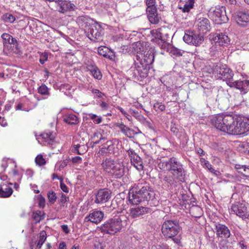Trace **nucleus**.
<instances>
[{
	"label": "nucleus",
	"mask_w": 249,
	"mask_h": 249,
	"mask_svg": "<svg viewBox=\"0 0 249 249\" xmlns=\"http://www.w3.org/2000/svg\"><path fill=\"white\" fill-rule=\"evenodd\" d=\"M213 124L220 130L231 135H243L249 131V120L232 115L218 114Z\"/></svg>",
	"instance_id": "obj_1"
},
{
	"label": "nucleus",
	"mask_w": 249,
	"mask_h": 249,
	"mask_svg": "<svg viewBox=\"0 0 249 249\" xmlns=\"http://www.w3.org/2000/svg\"><path fill=\"white\" fill-rule=\"evenodd\" d=\"M129 201L134 205L147 201L151 206H157L159 204L155 193L150 190L149 184L145 181L139 182L134 185L129 193Z\"/></svg>",
	"instance_id": "obj_2"
},
{
	"label": "nucleus",
	"mask_w": 249,
	"mask_h": 249,
	"mask_svg": "<svg viewBox=\"0 0 249 249\" xmlns=\"http://www.w3.org/2000/svg\"><path fill=\"white\" fill-rule=\"evenodd\" d=\"M158 167L164 171H169L175 176L176 179L183 182L185 177V172L182 164L174 157L166 160H161L158 163Z\"/></svg>",
	"instance_id": "obj_3"
},
{
	"label": "nucleus",
	"mask_w": 249,
	"mask_h": 249,
	"mask_svg": "<svg viewBox=\"0 0 249 249\" xmlns=\"http://www.w3.org/2000/svg\"><path fill=\"white\" fill-rule=\"evenodd\" d=\"M90 18L84 16L79 17L77 19V23L84 29L88 38L94 41H98L101 39V27L95 23L90 24Z\"/></svg>",
	"instance_id": "obj_4"
},
{
	"label": "nucleus",
	"mask_w": 249,
	"mask_h": 249,
	"mask_svg": "<svg viewBox=\"0 0 249 249\" xmlns=\"http://www.w3.org/2000/svg\"><path fill=\"white\" fill-rule=\"evenodd\" d=\"M180 231L178 222L175 220H166L161 226V232L164 237L172 239L178 245H181L180 237L178 235Z\"/></svg>",
	"instance_id": "obj_5"
},
{
	"label": "nucleus",
	"mask_w": 249,
	"mask_h": 249,
	"mask_svg": "<svg viewBox=\"0 0 249 249\" xmlns=\"http://www.w3.org/2000/svg\"><path fill=\"white\" fill-rule=\"evenodd\" d=\"M124 216H117L108 219L100 227L101 232L111 235L119 232L124 227Z\"/></svg>",
	"instance_id": "obj_6"
},
{
	"label": "nucleus",
	"mask_w": 249,
	"mask_h": 249,
	"mask_svg": "<svg viewBox=\"0 0 249 249\" xmlns=\"http://www.w3.org/2000/svg\"><path fill=\"white\" fill-rule=\"evenodd\" d=\"M213 72L217 74L218 78L223 80H230L232 78L233 73L232 71L224 63H216L213 66Z\"/></svg>",
	"instance_id": "obj_7"
},
{
	"label": "nucleus",
	"mask_w": 249,
	"mask_h": 249,
	"mask_svg": "<svg viewBox=\"0 0 249 249\" xmlns=\"http://www.w3.org/2000/svg\"><path fill=\"white\" fill-rule=\"evenodd\" d=\"M231 212L243 219H247L249 216V212L245 204L236 202L233 204L231 207Z\"/></svg>",
	"instance_id": "obj_8"
},
{
	"label": "nucleus",
	"mask_w": 249,
	"mask_h": 249,
	"mask_svg": "<svg viewBox=\"0 0 249 249\" xmlns=\"http://www.w3.org/2000/svg\"><path fill=\"white\" fill-rule=\"evenodd\" d=\"M54 10L60 13H64L68 11L74 10L75 5L67 0H58L54 2Z\"/></svg>",
	"instance_id": "obj_9"
},
{
	"label": "nucleus",
	"mask_w": 249,
	"mask_h": 249,
	"mask_svg": "<svg viewBox=\"0 0 249 249\" xmlns=\"http://www.w3.org/2000/svg\"><path fill=\"white\" fill-rule=\"evenodd\" d=\"M198 31L202 35L206 34L211 29L209 20L204 17L197 16L195 22Z\"/></svg>",
	"instance_id": "obj_10"
},
{
	"label": "nucleus",
	"mask_w": 249,
	"mask_h": 249,
	"mask_svg": "<svg viewBox=\"0 0 249 249\" xmlns=\"http://www.w3.org/2000/svg\"><path fill=\"white\" fill-rule=\"evenodd\" d=\"M111 192L108 189H101L96 194L95 202L97 204H103L107 202L111 198Z\"/></svg>",
	"instance_id": "obj_11"
},
{
	"label": "nucleus",
	"mask_w": 249,
	"mask_h": 249,
	"mask_svg": "<svg viewBox=\"0 0 249 249\" xmlns=\"http://www.w3.org/2000/svg\"><path fill=\"white\" fill-rule=\"evenodd\" d=\"M227 84L231 88H235L239 89L242 94H246L249 91V80H248L229 81Z\"/></svg>",
	"instance_id": "obj_12"
},
{
	"label": "nucleus",
	"mask_w": 249,
	"mask_h": 249,
	"mask_svg": "<svg viewBox=\"0 0 249 249\" xmlns=\"http://www.w3.org/2000/svg\"><path fill=\"white\" fill-rule=\"evenodd\" d=\"M215 233L217 237L227 239L230 237L231 231L227 226L224 224L216 223L215 224Z\"/></svg>",
	"instance_id": "obj_13"
},
{
	"label": "nucleus",
	"mask_w": 249,
	"mask_h": 249,
	"mask_svg": "<svg viewBox=\"0 0 249 249\" xmlns=\"http://www.w3.org/2000/svg\"><path fill=\"white\" fill-rule=\"evenodd\" d=\"M213 39L216 45L227 46L230 44V39L226 33H216Z\"/></svg>",
	"instance_id": "obj_14"
},
{
	"label": "nucleus",
	"mask_w": 249,
	"mask_h": 249,
	"mask_svg": "<svg viewBox=\"0 0 249 249\" xmlns=\"http://www.w3.org/2000/svg\"><path fill=\"white\" fill-rule=\"evenodd\" d=\"M235 20L241 26L245 27L249 21V13L247 11H238L235 14Z\"/></svg>",
	"instance_id": "obj_15"
},
{
	"label": "nucleus",
	"mask_w": 249,
	"mask_h": 249,
	"mask_svg": "<svg viewBox=\"0 0 249 249\" xmlns=\"http://www.w3.org/2000/svg\"><path fill=\"white\" fill-rule=\"evenodd\" d=\"M104 216V213L103 212L94 210L90 213L89 215L85 217V221H90L93 223L98 224L102 220Z\"/></svg>",
	"instance_id": "obj_16"
},
{
	"label": "nucleus",
	"mask_w": 249,
	"mask_h": 249,
	"mask_svg": "<svg viewBox=\"0 0 249 249\" xmlns=\"http://www.w3.org/2000/svg\"><path fill=\"white\" fill-rule=\"evenodd\" d=\"M3 52L7 55L11 53L18 54L20 52L17 41L15 38H12L10 43L3 46Z\"/></svg>",
	"instance_id": "obj_17"
},
{
	"label": "nucleus",
	"mask_w": 249,
	"mask_h": 249,
	"mask_svg": "<svg viewBox=\"0 0 249 249\" xmlns=\"http://www.w3.org/2000/svg\"><path fill=\"white\" fill-rule=\"evenodd\" d=\"M151 64L152 63H134L135 68L142 77H146L148 76Z\"/></svg>",
	"instance_id": "obj_18"
},
{
	"label": "nucleus",
	"mask_w": 249,
	"mask_h": 249,
	"mask_svg": "<svg viewBox=\"0 0 249 249\" xmlns=\"http://www.w3.org/2000/svg\"><path fill=\"white\" fill-rule=\"evenodd\" d=\"M152 210L151 208L144 207H137L131 208L130 210V215L131 217L137 218L145 213H152Z\"/></svg>",
	"instance_id": "obj_19"
},
{
	"label": "nucleus",
	"mask_w": 249,
	"mask_h": 249,
	"mask_svg": "<svg viewBox=\"0 0 249 249\" xmlns=\"http://www.w3.org/2000/svg\"><path fill=\"white\" fill-rule=\"evenodd\" d=\"M146 13L149 21L152 24H157L159 22V18L157 14L156 7H147Z\"/></svg>",
	"instance_id": "obj_20"
},
{
	"label": "nucleus",
	"mask_w": 249,
	"mask_h": 249,
	"mask_svg": "<svg viewBox=\"0 0 249 249\" xmlns=\"http://www.w3.org/2000/svg\"><path fill=\"white\" fill-rule=\"evenodd\" d=\"M225 8L222 7L221 8H216L213 12H210V16L213 19V20L218 22H221L224 21L225 12H223Z\"/></svg>",
	"instance_id": "obj_21"
},
{
	"label": "nucleus",
	"mask_w": 249,
	"mask_h": 249,
	"mask_svg": "<svg viewBox=\"0 0 249 249\" xmlns=\"http://www.w3.org/2000/svg\"><path fill=\"white\" fill-rule=\"evenodd\" d=\"M113 169L108 171V173L112 174L116 178H120L124 174V168L123 165L119 163H116L114 166H112Z\"/></svg>",
	"instance_id": "obj_22"
},
{
	"label": "nucleus",
	"mask_w": 249,
	"mask_h": 249,
	"mask_svg": "<svg viewBox=\"0 0 249 249\" xmlns=\"http://www.w3.org/2000/svg\"><path fill=\"white\" fill-rule=\"evenodd\" d=\"M98 52L101 55L108 58L110 60L116 61L115 55L113 52L109 50L108 48L105 46L99 47L98 49Z\"/></svg>",
	"instance_id": "obj_23"
},
{
	"label": "nucleus",
	"mask_w": 249,
	"mask_h": 249,
	"mask_svg": "<svg viewBox=\"0 0 249 249\" xmlns=\"http://www.w3.org/2000/svg\"><path fill=\"white\" fill-rule=\"evenodd\" d=\"M156 54L154 49L150 48L148 51H145L143 53V60L144 62H153Z\"/></svg>",
	"instance_id": "obj_24"
},
{
	"label": "nucleus",
	"mask_w": 249,
	"mask_h": 249,
	"mask_svg": "<svg viewBox=\"0 0 249 249\" xmlns=\"http://www.w3.org/2000/svg\"><path fill=\"white\" fill-rule=\"evenodd\" d=\"M64 121L70 125H75L78 124L79 119L75 114H69L64 117Z\"/></svg>",
	"instance_id": "obj_25"
},
{
	"label": "nucleus",
	"mask_w": 249,
	"mask_h": 249,
	"mask_svg": "<svg viewBox=\"0 0 249 249\" xmlns=\"http://www.w3.org/2000/svg\"><path fill=\"white\" fill-rule=\"evenodd\" d=\"M133 48L134 49L135 52H136L138 53H139V55H137L136 56L137 60H139V59L141 57L140 55H141L142 56V54L141 53H140L144 51V43L141 42L140 41L135 42L133 44Z\"/></svg>",
	"instance_id": "obj_26"
},
{
	"label": "nucleus",
	"mask_w": 249,
	"mask_h": 249,
	"mask_svg": "<svg viewBox=\"0 0 249 249\" xmlns=\"http://www.w3.org/2000/svg\"><path fill=\"white\" fill-rule=\"evenodd\" d=\"M131 160V163L133 164L134 167L138 170H142L143 169V166L142 159L137 155L134 156Z\"/></svg>",
	"instance_id": "obj_27"
},
{
	"label": "nucleus",
	"mask_w": 249,
	"mask_h": 249,
	"mask_svg": "<svg viewBox=\"0 0 249 249\" xmlns=\"http://www.w3.org/2000/svg\"><path fill=\"white\" fill-rule=\"evenodd\" d=\"M202 34H193V38L192 44L195 46H198L204 41V37Z\"/></svg>",
	"instance_id": "obj_28"
},
{
	"label": "nucleus",
	"mask_w": 249,
	"mask_h": 249,
	"mask_svg": "<svg viewBox=\"0 0 249 249\" xmlns=\"http://www.w3.org/2000/svg\"><path fill=\"white\" fill-rule=\"evenodd\" d=\"M190 213L194 217H200L202 215V210L197 206H192L190 210Z\"/></svg>",
	"instance_id": "obj_29"
},
{
	"label": "nucleus",
	"mask_w": 249,
	"mask_h": 249,
	"mask_svg": "<svg viewBox=\"0 0 249 249\" xmlns=\"http://www.w3.org/2000/svg\"><path fill=\"white\" fill-rule=\"evenodd\" d=\"M45 217V213L41 211H37L34 212L32 215V218L35 221V223H39L41 220H43Z\"/></svg>",
	"instance_id": "obj_30"
},
{
	"label": "nucleus",
	"mask_w": 249,
	"mask_h": 249,
	"mask_svg": "<svg viewBox=\"0 0 249 249\" xmlns=\"http://www.w3.org/2000/svg\"><path fill=\"white\" fill-rule=\"evenodd\" d=\"M125 136L130 137L132 133L130 128L126 126L123 123L117 124L116 125Z\"/></svg>",
	"instance_id": "obj_31"
},
{
	"label": "nucleus",
	"mask_w": 249,
	"mask_h": 249,
	"mask_svg": "<svg viewBox=\"0 0 249 249\" xmlns=\"http://www.w3.org/2000/svg\"><path fill=\"white\" fill-rule=\"evenodd\" d=\"M235 168L245 177H249V168L246 165L236 164Z\"/></svg>",
	"instance_id": "obj_32"
},
{
	"label": "nucleus",
	"mask_w": 249,
	"mask_h": 249,
	"mask_svg": "<svg viewBox=\"0 0 249 249\" xmlns=\"http://www.w3.org/2000/svg\"><path fill=\"white\" fill-rule=\"evenodd\" d=\"M13 193V189L11 187H7L4 189L2 187V185H0V197H9Z\"/></svg>",
	"instance_id": "obj_33"
},
{
	"label": "nucleus",
	"mask_w": 249,
	"mask_h": 249,
	"mask_svg": "<svg viewBox=\"0 0 249 249\" xmlns=\"http://www.w3.org/2000/svg\"><path fill=\"white\" fill-rule=\"evenodd\" d=\"M46 233L44 231H42L39 233V239L37 241L36 249H40L42 245L46 239Z\"/></svg>",
	"instance_id": "obj_34"
},
{
	"label": "nucleus",
	"mask_w": 249,
	"mask_h": 249,
	"mask_svg": "<svg viewBox=\"0 0 249 249\" xmlns=\"http://www.w3.org/2000/svg\"><path fill=\"white\" fill-rule=\"evenodd\" d=\"M40 136L45 142H48L49 143L53 142L54 139V135L51 132H44L40 135Z\"/></svg>",
	"instance_id": "obj_35"
},
{
	"label": "nucleus",
	"mask_w": 249,
	"mask_h": 249,
	"mask_svg": "<svg viewBox=\"0 0 249 249\" xmlns=\"http://www.w3.org/2000/svg\"><path fill=\"white\" fill-rule=\"evenodd\" d=\"M194 3L195 0H189V1L186 2L183 7H179V8L184 13L188 12L193 8Z\"/></svg>",
	"instance_id": "obj_36"
},
{
	"label": "nucleus",
	"mask_w": 249,
	"mask_h": 249,
	"mask_svg": "<svg viewBox=\"0 0 249 249\" xmlns=\"http://www.w3.org/2000/svg\"><path fill=\"white\" fill-rule=\"evenodd\" d=\"M176 179L175 176L173 175V174H169L165 176L163 178V181L171 185H176V181H175Z\"/></svg>",
	"instance_id": "obj_37"
},
{
	"label": "nucleus",
	"mask_w": 249,
	"mask_h": 249,
	"mask_svg": "<svg viewBox=\"0 0 249 249\" xmlns=\"http://www.w3.org/2000/svg\"><path fill=\"white\" fill-rule=\"evenodd\" d=\"M39 62H44L45 61H51L53 57L52 54L47 52L42 53L39 54Z\"/></svg>",
	"instance_id": "obj_38"
},
{
	"label": "nucleus",
	"mask_w": 249,
	"mask_h": 249,
	"mask_svg": "<svg viewBox=\"0 0 249 249\" xmlns=\"http://www.w3.org/2000/svg\"><path fill=\"white\" fill-rule=\"evenodd\" d=\"M115 164H116V163H114L113 160L110 159H107L105 162H103L102 165L106 171L108 172V171L113 169L112 166H114Z\"/></svg>",
	"instance_id": "obj_39"
},
{
	"label": "nucleus",
	"mask_w": 249,
	"mask_h": 249,
	"mask_svg": "<svg viewBox=\"0 0 249 249\" xmlns=\"http://www.w3.org/2000/svg\"><path fill=\"white\" fill-rule=\"evenodd\" d=\"M38 92L41 95L47 96L46 97L44 98L45 99L47 98L50 94L48 88L44 84H42L39 87L38 89Z\"/></svg>",
	"instance_id": "obj_40"
},
{
	"label": "nucleus",
	"mask_w": 249,
	"mask_h": 249,
	"mask_svg": "<svg viewBox=\"0 0 249 249\" xmlns=\"http://www.w3.org/2000/svg\"><path fill=\"white\" fill-rule=\"evenodd\" d=\"M1 38L3 39V46H4L5 45H7L8 43H10L11 40L13 37L8 34L3 33L1 35Z\"/></svg>",
	"instance_id": "obj_41"
},
{
	"label": "nucleus",
	"mask_w": 249,
	"mask_h": 249,
	"mask_svg": "<svg viewBox=\"0 0 249 249\" xmlns=\"http://www.w3.org/2000/svg\"><path fill=\"white\" fill-rule=\"evenodd\" d=\"M49 201L51 204H54L56 199V196L55 192L53 191H49L47 194Z\"/></svg>",
	"instance_id": "obj_42"
},
{
	"label": "nucleus",
	"mask_w": 249,
	"mask_h": 249,
	"mask_svg": "<svg viewBox=\"0 0 249 249\" xmlns=\"http://www.w3.org/2000/svg\"><path fill=\"white\" fill-rule=\"evenodd\" d=\"M2 18L5 22L9 23L14 22L16 19L14 16L9 13H6L3 15Z\"/></svg>",
	"instance_id": "obj_43"
},
{
	"label": "nucleus",
	"mask_w": 249,
	"mask_h": 249,
	"mask_svg": "<svg viewBox=\"0 0 249 249\" xmlns=\"http://www.w3.org/2000/svg\"><path fill=\"white\" fill-rule=\"evenodd\" d=\"M35 161L37 165L42 166L46 164L45 160L43 158L42 155H38L35 159Z\"/></svg>",
	"instance_id": "obj_44"
},
{
	"label": "nucleus",
	"mask_w": 249,
	"mask_h": 249,
	"mask_svg": "<svg viewBox=\"0 0 249 249\" xmlns=\"http://www.w3.org/2000/svg\"><path fill=\"white\" fill-rule=\"evenodd\" d=\"M152 36L155 38L156 39L161 40V41L165 42V40L162 39L161 33L158 30L152 31Z\"/></svg>",
	"instance_id": "obj_45"
},
{
	"label": "nucleus",
	"mask_w": 249,
	"mask_h": 249,
	"mask_svg": "<svg viewBox=\"0 0 249 249\" xmlns=\"http://www.w3.org/2000/svg\"><path fill=\"white\" fill-rule=\"evenodd\" d=\"M129 111L130 113L138 120H141L143 118V116L136 110L130 109Z\"/></svg>",
	"instance_id": "obj_46"
},
{
	"label": "nucleus",
	"mask_w": 249,
	"mask_h": 249,
	"mask_svg": "<svg viewBox=\"0 0 249 249\" xmlns=\"http://www.w3.org/2000/svg\"><path fill=\"white\" fill-rule=\"evenodd\" d=\"M170 79V77L168 75L163 76L160 79L161 82L165 86H168V85H170V82H169V80Z\"/></svg>",
	"instance_id": "obj_47"
},
{
	"label": "nucleus",
	"mask_w": 249,
	"mask_h": 249,
	"mask_svg": "<svg viewBox=\"0 0 249 249\" xmlns=\"http://www.w3.org/2000/svg\"><path fill=\"white\" fill-rule=\"evenodd\" d=\"M90 71L92 73V75L94 76V78L100 79L102 77V75L101 74V73L100 71L97 70L95 69V68L93 69V70H90Z\"/></svg>",
	"instance_id": "obj_48"
},
{
	"label": "nucleus",
	"mask_w": 249,
	"mask_h": 249,
	"mask_svg": "<svg viewBox=\"0 0 249 249\" xmlns=\"http://www.w3.org/2000/svg\"><path fill=\"white\" fill-rule=\"evenodd\" d=\"M60 188L65 193H68L69 192V189L66 185L63 182V179L62 177H60Z\"/></svg>",
	"instance_id": "obj_49"
},
{
	"label": "nucleus",
	"mask_w": 249,
	"mask_h": 249,
	"mask_svg": "<svg viewBox=\"0 0 249 249\" xmlns=\"http://www.w3.org/2000/svg\"><path fill=\"white\" fill-rule=\"evenodd\" d=\"M170 130L171 132H173L175 135L179 136V130L177 126V125L175 124H172L170 127Z\"/></svg>",
	"instance_id": "obj_50"
},
{
	"label": "nucleus",
	"mask_w": 249,
	"mask_h": 249,
	"mask_svg": "<svg viewBox=\"0 0 249 249\" xmlns=\"http://www.w3.org/2000/svg\"><path fill=\"white\" fill-rule=\"evenodd\" d=\"M193 38V35H190L188 34H185L183 37V40L188 44H192Z\"/></svg>",
	"instance_id": "obj_51"
},
{
	"label": "nucleus",
	"mask_w": 249,
	"mask_h": 249,
	"mask_svg": "<svg viewBox=\"0 0 249 249\" xmlns=\"http://www.w3.org/2000/svg\"><path fill=\"white\" fill-rule=\"evenodd\" d=\"M92 92L93 94L99 98H102L103 96H105V94L104 93H102L99 90L97 89H92Z\"/></svg>",
	"instance_id": "obj_52"
},
{
	"label": "nucleus",
	"mask_w": 249,
	"mask_h": 249,
	"mask_svg": "<svg viewBox=\"0 0 249 249\" xmlns=\"http://www.w3.org/2000/svg\"><path fill=\"white\" fill-rule=\"evenodd\" d=\"M73 152L74 153H76L77 154L81 155L83 154V152H81L80 151L79 148L82 147L81 145L79 144H74L73 146Z\"/></svg>",
	"instance_id": "obj_53"
},
{
	"label": "nucleus",
	"mask_w": 249,
	"mask_h": 249,
	"mask_svg": "<svg viewBox=\"0 0 249 249\" xmlns=\"http://www.w3.org/2000/svg\"><path fill=\"white\" fill-rule=\"evenodd\" d=\"M68 198L64 194H61V197L59 200V203L63 205L67 202Z\"/></svg>",
	"instance_id": "obj_54"
},
{
	"label": "nucleus",
	"mask_w": 249,
	"mask_h": 249,
	"mask_svg": "<svg viewBox=\"0 0 249 249\" xmlns=\"http://www.w3.org/2000/svg\"><path fill=\"white\" fill-rule=\"evenodd\" d=\"M191 56H192V59H194V60H193V61L194 62L195 61H200V60H203V58L202 57L200 56L199 55H198L197 54H196V53H192L191 54Z\"/></svg>",
	"instance_id": "obj_55"
},
{
	"label": "nucleus",
	"mask_w": 249,
	"mask_h": 249,
	"mask_svg": "<svg viewBox=\"0 0 249 249\" xmlns=\"http://www.w3.org/2000/svg\"><path fill=\"white\" fill-rule=\"evenodd\" d=\"M45 199L43 197H40L38 200V205L40 208H44L45 206Z\"/></svg>",
	"instance_id": "obj_56"
},
{
	"label": "nucleus",
	"mask_w": 249,
	"mask_h": 249,
	"mask_svg": "<svg viewBox=\"0 0 249 249\" xmlns=\"http://www.w3.org/2000/svg\"><path fill=\"white\" fill-rule=\"evenodd\" d=\"M147 6L155 7L156 0H145Z\"/></svg>",
	"instance_id": "obj_57"
},
{
	"label": "nucleus",
	"mask_w": 249,
	"mask_h": 249,
	"mask_svg": "<svg viewBox=\"0 0 249 249\" xmlns=\"http://www.w3.org/2000/svg\"><path fill=\"white\" fill-rule=\"evenodd\" d=\"M127 153L130 158V160L132 159L134 156L135 157L138 155L132 149H129L127 151Z\"/></svg>",
	"instance_id": "obj_58"
},
{
	"label": "nucleus",
	"mask_w": 249,
	"mask_h": 249,
	"mask_svg": "<svg viewBox=\"0 0 249 249\" xmlns=\"http://www.w3.org/2000/svg\"><path fill=\"white\" fill-rule=\"evenodd\" d=\"M72 161L74 163H80L82 162V158L79 156H76L72 159Z\"/></svg>",
	"instance_id": "obj_59"
},
{
	"label": "nucleus",
	"mask_w": 249,
	"mask_h": 249,
	"mask_svg": "<svg viewBox=\"0 0 249 249\" xmlns=\"http://www.w3.org/2000/svg\"><path fill=\"white\" fill-rule=\"evenodd\" d=\"M100 106L103 110H107V109H108V107H109L108 104H107V103H106L104 102H102L100 104Z\"/></svg>",
	"instance_id": "obj_60"
},
{
	"label": "nucleus",
	"mask_w": 249,
	"mask_h": 249,
	"mask_svg": "<svg viewBox=\"0 0 249 249\" xmlns=\"http://www.w3.org/2000/svg\"><path fill=\"white\" fill-rule=\"evenodd\" d=\"M61 227L62 230L65 233L68 234L70 232V230L67 225H63Z\"/></svg>",
	"instance_id": "obj_61"
},
{
	"label": "nucleus",
	"mask_w": 249,
	"mask_h": 249,
	"mask_svg": "<svg viewBox=\"0 0 249 249\" xmlns=\"http://www.w3.org/2000/svg\"><path fill=\"white\" fill-rule=\"evenodd\" d=\"M154 107H158L161 111L164 110L165 109L164 106L162 105H160L159 103L155 104Z\"/></svg>",
	"instance_id": "obj_62"
},
{
	"label": "nucleus",
	"mask_w": 249,
	"mask_h": 249,
	"mask_svg": "<svg viewBox=\"0 0 249 249\" xmlns=\"http://www.w3.org/2000/svg\"><path fill=\"white\" fill-rule=\"evenodd\" d=\"M58 249H67L66 245L65 242H61L59 244Z\"/></svg>",
	"instance_id": "obj_63"
},
{
	"label": "nucleus",
	"mask_w": 249,
	"mask_h": 249,
	"mask_svg": "<svg viewBox=\"0 0 249 249\" xmlns=\"http://www.w3.org/2000/svg\"><path fill=\"white\" fill-rule=\"evenodd\" d=\"M244 147L245 148L244 152L249 154V143L245 144Z\"/></svg>",
	"instance_id": "obj_64"
}]
</instances>
